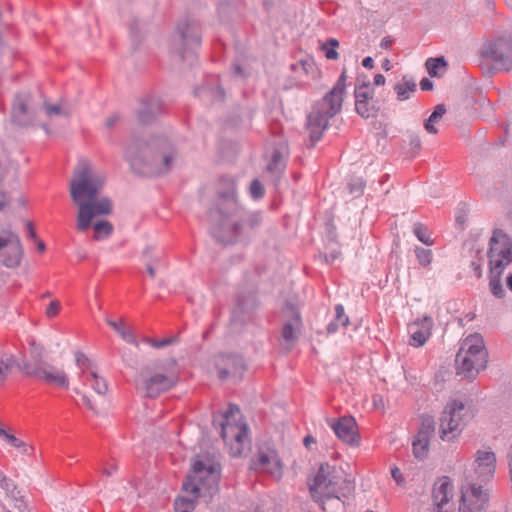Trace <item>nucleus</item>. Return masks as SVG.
<instances>
[{"label": "nucleus", "instance_id": "f257e3e1", "mask_svg": "<svg viewBox=\"0 0 512 512\" xmlns=\"http://www.w3.org/2000/svg\"><path fill=\"white\" fill-rule=\"evenodd\" d=\"M105 184V176L87 160L79 161L74 177L70 181L69 193L77 205L76 230L86 232L92 220L112 212V202L108 197H98Z\"/></svg>", "mask_w": 512, "mask_h": 512}, {"label": "nucleus", "instance_id": "f03ea898", "mask_svg": "<svg viewBox=\"0 0 512 512\" xmlns=\"http://www.w3.org/2000/svg\"><path fill=\"white\" fill-rule=\"evenodd\" d=\"M351 483L345 480L340 472L328 464L321 465L309 482L312 498L321 503L324 512H343V503L340 496L344 490H350Z\"/></svg>", "mask_w": 512, "mask_h": 512}, {"label": "nucleus", "instance_id": "7ed1b4c3", "mask_svg": "<svg viewBox=\"0 0 512 512\" xmlns=\"http://www.w3.org/2000/svg\"><path fill=\"white\" fill-rule=\"evenodd\" d=\"M178 381V367L174 359H165L146 365L138 373L136 388L148 397H157L171 389Z\"/></svg>", "mask_w": 512, "mask_h": 512}, {"label": "nucleus", "instance_id": "20e7f679", "mask_svg": "<svg viewBox=\"0 0 512 512\" xmlns=\"http://www.w3.org/2000/svg\"><path fill=\"white\" fill-rule=\"evenodd\" d=\"M346 79V71L344 70L332 90L309 114L307 129L309 130L313 142L321 138L324 130L327 128L328 120L341 110L346 88Z\"/></svg>", "mask_w": 512, "mask_h": 512}, {"label": "nucleus", "instance_id": "39448f33", "mask_svg": "<svg viewBox=\"0 0 512 512\" xmlns=\"http://www.w3.org/2000/svg\"><path fill=\"white\" fill-rule=\"evenodd\" d=\"M220 465L209 457H197L192 470L183 483V490L195 496L211 498L218 490Z\"/></svg>", "mask_w": 512, "mask_h": 512}, {"label": "nucleus", "instance_id": "423d86ee", "mask_svg": "<svg viewBox=\"0 0 512 512\" xmlns=\"http://www.w3.org/2000/svg\"><path fill=\"white\" fill-rule=\"evenodd\" d=\"M487 362L488 353L482 336L474 333L464 338L455 358L457 374L474 379L486 368Z\"/></svg>", "mask_w": 512, "mask_h": 512}, {"label": "nucleus", "instance_id": "0eeeda50", "mask_svg": "<svg viewBox=\"0 0 512 512\" xmlns=\"http://www.w3.org/2000/svg\"><path fill=\"white\" fill-rule=\"evenodd\" d=\"M221 424V436L229 448L232 456H239L248 445V427L243 421L240 410L236 406H230L224 415Z\"/></svg>", "mask_w": 512, "mask_h": 512}, {"label": "nucleus", "instance_id": "6e6552de", "mask_svg": "<svg viewBox=\"0 0 512 512\" xmlns=\"http://www.w3.org/2000/svg\"><path fill=\"white\" fill-rule=\"evenodd\" d=\"M471 416V410L464 402L460 400L449 401L440 418V439L445 442H452L457 439Z\"/></svg>", "mask_w": 512, "mask_h": 512}, {"label": "nucleus", "instance_id": "1a4fd4ad", "mask_svg": "<svg viewBox=\"0 0 512 512\" xmlns=\"http://www.w3.org/2000/svg\"><path fill=\"white\" fill-rule=\"evenodd\" d=\"M27 374L50 386L68 389L69 378L63 368L41 360L26 365Z\"/></svg>", "mask_w": 512, "mask_h": 512}, {"label": "nucleus", "instance_id": "9d476101", "mask_svg": "<svg viewBox=\"0 0 512 512\" xmlns=\"http://www.w3.org/2000/svg\"><path fill=\"white\" fill-rule=\"evenodd\" d=\"M489 494L488 490L475 483L461 487L458 512H488Z\"/></svg>", "mask_w": 512, "mask_h": 512}, {"label": "nucleus", "instance_id": "9b49d317", "mask_svg": "<svg viewBox=\"0 0 512 512\" xmlns=\"http://www.w3.org/2000/svg\"><path fill=\"white\" fill-rule=\"evenodd\" d=\"M512 262V240L501 230H495L490 239L489 264L495 270L505 269Z\"/></svg>", "mask_w": 512, "mask_h": 512}, {"label": "nucleus", "instance_id": "f8f14e48", "mask_svg": "<svg viewBox=\"0 0 512 512\" xmlns=\"http://www.w3.org/2000/svg\"><path fill=\"white\" fill-rule=\"evenodd\" d=\"M75 362L80 369V378L83 384L90 386L98 395H105L108 391V384L99 374L98 367L80 352L75 354Z\"/></svg>", "mask_w": 512, "mask_h": 512}, {"label": "nucleus", "instance_id": "ddd939ff", "mask_svg": "<svg viewBox=\"0 0 512 512\" xmlns=\"http://www.w3.org/2000/svg\"><path fill=\"white\" fill-rule=\"evenodd\" d=\"M23 256L19 237L8 230L0 233V263L8 268L17 267Z\"/></svg>", "mask_w": 512, "mask_h": 512}, {"label": "nucleus", "instance_id": "4468645a", "mask_svg": "<svg viewBox=\"0 0 512 512\" xmlns=\"http://www.w3.org/2000/svg\"><path fill=\"white\" fill-rule=\"evenodd\" d=\"M355 106L359 115L364 118H375L380 114L381 101L375 99L372 85H362L355 89Z\"/></svg>", "mask_w": 512, "mask_h": 512}, {"label": "nucleus", "instance_id": "2eb2a0df", "mask_svg": "<svg viewBox=\"0 0 512 512\" xmlns=\"http://www.w3.org/2000/svg\"><path fill=\"white\" fill-rule=\"evenodd\" d=\"M253 468L260 470L279 480L284 471V465L278 455V452L272 448L259 449Z\"/></svg>", "mask_w": 512, "mask_h": 512}, {"label": "nucleus", "instance_id": "dca6fc26", "mask_svg": "<svg viewBox=\"0 0 512 512\" xmlns=\"http://www.w3.org/2000/svg\"><path fill=\"white\" fill-rule=\"evenodd\" d=\"M496 467V456L492 450L485 448L475 453L473 463L475 480H479L480 482L490 481L496 472Z\"/></svg>", "mask_w": 512, "mask_h": 512}, {"label": "nucleus", "instance_id": "f3484780", "mask_svg": "<svg viewBox=\"0 0 512 512\" xmlns=\"http://www.w3.org/2000/svg\"><path fill=\"white\" fill-rule=\"evenodd\" d=\"M454 496L455 487L452 480L447 476L437 479L432 491V505L454 509Z\"/></svg>", "mask_w": 512, "mask_h": 512}, {"label": "nucleus", "instance_id": "a211bd4d", "mask_svg": "<svg viewBox=\"0 0 512 512\" xmlns=\"http://www.w3.org/2000/svg\"><path fill=\"white\" fill-rule=\"evenodd\" d=\"M434 432L435 427L433 421L431 419L425 420L412 442L413 453L416 458L424 459L427 457Z\"/></svg>", "mask_w": 512, "mask_h": 512}, {"label": "nucleus", "instance_id": "6ab92c4d", "mask_svg": "<svg viewBox=\"0 0 512 512\" xmlns=\"http://www.w3.org/2000/svg\"><path fill=\"white\" fill-rule=\"evenodd\" d=\"M330 427L339 439L347 444H356L359 441L357 423L353 417L344 416L338 420H332Z\"/></svg>", "mask_w": 512, "mask_h": 512}, {"label": "nucleus", "instance_id": "aec40b11", "mask_svg": "<svg viewBox=\"0 0 512 512\" xmlns=\"http://www.w3.org/2000/svg\"><path fill=\"white\" fill-rule=\"evenodd\" d=\"M432 327L433 320L428 316H424L409 324V344L413 347L423 346L431 336Z\"/></svg>", "mask_w": 512, "mask_h": 512}, {"label": "nucleus", "instance_id": "412c9836", "mask_svg": "<svg viewBox=\"0 0 512 512\" xmlns=\"http://www.w3.org/2000/svg\"><path fill=\"white\" fill-rule=\"evenodd\" d=\"M485 53L503 68L508 70L512 67V43L510 40H496L486 48Z\"/></svg>", "mask_w": 512, "mask_h": 512}, {"label": "nucleus", "instance_id": "4be33fe9", "mask_svg": "<svg viewBox=\"0 0 512 512\" xmlns=\"http://www.w3.org/2000/svg\"><path fill=\"white\" fill-rule=\"evenodd\" d=\"M219 377L225 379L230 374H236L243 368V361L238 356H219L216 359Z\"/></svg>", "mask_w": 512, "mask_h": 512}, {"label": "nucleus", "instance_id": "5701e85b", "mask_svg": "<svg viewBox=\"0 0 512 512\" xmlns=\"http://www.w3.org/2000/svg\"><path fill=\"white\" fill-rule=\"evenodd\" d=\"M169 144L163 139L154 140L148 145V150H155V158H160L162 166L157 168L159 172L167 171L170 167L172 154L168 153Z\"/></svg>", "mask_w": 512, "mask_h": 512}, {"label": "nucleus", "instance_id": "b1692460", "mask_svg": "<svg viewBox=\"0 0 512 512\" xmlns=\"http://www.w3.org/2000/svg\"><path fill=\"white\" fill-rule=\"evenodd\" d=\"M292 70L296 75L306 77L307 79H315L319 74L316 64L311 57L297 61L292 65Z\"/></svg>", "mask_w": 512, "mask_h": 512}, {"label": "nucleus", "instance_id": "393cba45", "mask_svg": "<svg viewBox=\"0 0 512 512\" xmlns=\"http://www.w3.org/2000/svg\"><path fill=\"white\" fill-rule=\"evenodd\" d=\"M393 89L397 99L405 101L415 92L416 84L411 78L404 77L399 83L394 85Z\"/></svg>", "mask_w": 512, "mask_h": 512}, {"label": "nucleus", "instance_id": "a878e982", "mask_svg": "<svg viewBox=\"0 0 512 512\" xmlns=\"http://www.w3.org/2000/svg\"><path fill=\"white\" fill-rule=\"evenodd\" d=\"M184 495L175 500L176 512H192L195 508V501L203 496H194L192 492L184 491Z\"/></svg>", "mask_w": 512, "mask_h": 512}, {"label": "nucleus", "instance_id": "bb28decb", "mask_svg": "<svg viewBox=\"0 0 512 512\" xmlns=\"http://www.w3.org/2000/svg\"><path fill=\"white\" fill-rule=\"evenodd\" d=\"M301 326V319L298 313L294 314L291 321L284 324L282 328V337L288 343H294L296 334Z\"/></svg>", "mask_w": 512, "mask_h": 512}, {"label": "nucleus", "instance_id": "cd10ccee", "mask_svg": "<svg viewBox=\"0 0 512 512\" xmlns=\"http://www.w3.org/2000/svg\"><path fill=\"white\" fill-rule=\"evenodd\" d=\"M425 66L431 77H440L446 72L447 62L444 57L429 58L426 60Z\"/></svg>", "mask_w": 512, "mask_h": 512}, {"label": "nucleus", "instance_id": "c85d7f7f", "mask_svg": "<svg viewBox=\"0 0 512 512\" xmlns=\"http://www.w3.org/2000/svg\"><path fill=\"white\" fill-rule=\"evenodd\" d=\"M446 112L445 106L443 104H439L435 107V110L432 112L430 117L424 124L425 130L430 134H437L438 130L436 128V124L443 118Z\"/></svg>", "mask_w": 512, "mask_h": 512}, {"label": "nucleus", "instance_id": "c756f323", "mask_svg": "<svg viewBox=\"0 0 512 512\" xmlns=\"http://www.w3.org/2000/svg\"><path fill=\"white\" fill-rule=\"evenodd\" d=\"M504 269H498L495 270L494 268H491L490 267V281H489V286H490V289H491V292L493 293V295H495L496 297H503L504 294H505V291L502 287V284H501V275L503 273Z\"/></svg>", "mask_w": 512, "mask_h": 512}, {"label": "nucleus", "instance_id": "7c9ffc66", "mask_svg": "<svg viewBox=\"0 0 512 512\" xmlns=\"http://www.w3.org/2000/svg\"><path fill=\"white\" fill-rule=\"evenodd\" d=\"M335 312L336 316L334 321L327 326L328 333H334L339 327L345 328L349 324V318L345 314L344 307L342 305H337Z\"/></svg>", "mask_w": 512, "mask_h": 512}, {"label": "nucleus", "instance_id": "2f4dec72", "mask_svg": "<svg viewBox=\"0 0 512 512\" xmlns=\"http://www.w3.org/2000/svg\"><path fill=\"white\" fill-rule=\"evenodd\" d=\"M106 323L114 329L123 340L129 343H136V338L131 330L127 329L124 325V321L122 319L118 321H113L110 319L106 320Z\"/></svg>", "mask_w": 512, "mask_h": 512}, {"label": "nucleus", "instance_id": "473e14b6", "mask_svg": "<svg viewBox=\"0 0 512 512\" xmlns=\"http://www.w3.org/2000/svg\"><path fill=\"white\" fill-rule=\"evenodd\" d=\"M29 94L17 95L13 104V116L21 117L28 113V106L30 102Z\"/></svg>", "mask_w": 512, "mask_h": 512}, {"label": "nucleus", "instance_id": "72a5a7b5", "mask_svg": "<svg viewBox=\"0 0 512 512\" xmlns=\"http://www.w3.org/2000/svg\"><path fill=\"white\" fill-rule=\"evenodd\" d=\"M0 435L15 449L22 454H28L32 447L25 443L23 440L15 437L12 434L7 433L5 430L0 428Z\"/></svg>", "mask_w": 512, "mask_h": 512}, {"label": "nucleus", "instance_id": "f704fd0d", "mask_svg": "<svg viewBox=\"0 0 512 512\" xmlns=\"http://www.w3.org/2000/svg\"><path fill=\"white\" fill-rule=\"evenodd\" d=\"M93 229L95 231L93 238L96 241L108 237L113 231L111 223L106 220L96 221L93 224Z\"/></svg>", "mask_w": 512, "mask_h": 512}, {"label": "nucleus", "instance_id": "c9c22d12", "mask_svg": "<svg viewBox=\"0 0 512 512\" xmlns=\"http://www.w3.org/2000/svg\"><path fill=\"white\" fill-rule=\"evenodd\" d=\"M45 113L48 117L63 116L68 117L71 114L70 108L66 104H45Z\"/></svg>", "mask_w": 512, "mask_h": 512}, {"label": "nucleus", "instance_id": "e433bc0d", "mask_svg": "<svg viewBox=\"0 0 512 512\" xmlns=\"http://www.w3.org/2000/svg\"><path fill=\"white\" fill-rule=\"evenodd\" d=\"M339 46V42L335 38L328 39L325 43H323L320 48L324 52L325 56L329 60H336L339 58V53L337 52V48Z\"/></svg>", "mask_w": 512, "mask_h": 512}, {"label": "nucleus", "instance_id": "4c0bfd02", "mask_svg": "<svg viewBox=\"0 0 512 512\" xmlns=\"http://www.w3.org/2000/svg\"><path fill=\"white\" fill-rule=\"evenodd\" d=\"M413 232L417 239L421 241L423 244L427 246H431L434 244L430 232L425 225L421 223H416L413 227Z\"/></svg>", "mask_w": 512, "mask_h": 512}, {"label": "nucleus", "instance_id": "58836bf2", "mask_svg": "<svg viewBox=\"0 0 512 512\" xmlns=\"http://www.w3.org/2000/svg\"><path fill=\"white\" fill-rule=\"evenodd\" d=\"M419 264L423 267H427L433 260V253L430 249L415 247L414 249Z\"/></svg>", "mask_w": 512, "mask_h": 512}, {"label": "nucleus", "instance_id": "ea45409f", "mask_svg": "<svg viewBox=\"0 0 512 512\" xmlns=\"http://www.w3.org/2000/svg\"><path fill=\"white\" fill-rule=\"evenodd\" d=\"M12 369V360L0 357V385L6 380Z\"/></svg>", "mask_w": 512, "mask_h": 512}, {"label": "nucleus", "instance_id": "a19ab883", "mask_svg": "<svg viewBox=\"0 0 512 512\" xmlns=\"http://www.w3.org/2000/svg\"><path fill=\"white\" fill-rule=\"evenodd\" d=\"M61 311V303L57 299H53L49 302L45 309L46 317L52 319L55 318Z\"/></svg>", "mask_w": 512, "mask_h": 512}, {"label": "nucleus", "instance_id": "79ce46f5", "mask_svg": "<svg viewBox=\"0 0 512 512\" xmlns=\"http://www.w3.org/2000/svg\"><path fill=\"white\" fill-rule=\"evenodd\" d=\"M264 187L259 180H253L250 186V193L253 198L258 199L264 196Z\"/></svg>", "mask_w": 512, "mask_h": 512}, {"label": "nucleus", "instance_id": "37998d69", "mask_svg": "<svg viewBox=\"0 0 512 512\" xmlns=\"http://www.w3.org/2000/svg\"><path fill=\"white\" fill-rule=\"evenodd\" d=\"M174 341H176L175 338H168L163 340H149L148 342L153 348L159 349L173 343Z\"/></svg>", "mask_w": 512, "mask_h": 512}, {"label": "nucleus", "instance_id": "c03bdc74", "mask_svg": "<svg viewBox=\"0 0 512 512\" xmlns=\"http://www.w3.org/2000/svg\"><path fill=\"white\" fill-rule=\"evenodd\" d=\"M283 168L282 161L278 158L277 155H274L272 162L267 166V170L269 171H277L280 172Z\"/></svg>", "mask_w": 512, "mask_h": 512}, {"label": "nucleus", "instance_id": "a18cd8bd", "mask_svg": "<svg viewBox=\"0 0 512 512\" xmlns=\"http://www.w3.org/2000/svg\"><path fill=\"white\" fill-rule=\"evenodd\" d=\"M391 474L393 479L396 481L398 485H403V476L401 471L398 468H393L391 470Z\"/></svg>", "mask_w": 512, "mask_h": 512}, {"label": "nucleus", "instance_id": "49530a36", "mask_svg": "<svg viewBox=\"0 0 512 512\" xmlns=\"http://www.w3.org/2000/svg\"><path fill=\"white\" fill-rule=\"evenodd\" d=\"M471 267L473 268L474 274L476 278L482 277V265L480 262L473 261L471 263Z\"/></svg>", "mask_w": 512, "mask_h": 512}, {"label": "nucleus", "instance_id": "de8ad7c7", "mask_svg": "<svg viewBox=\"0 0 512 512\" xmlns=\"http://www.w3.org/2000/svg\"><path fill=\"white\" fill-rule=\"evenodd\" d=\"M316 444V440L314 437H312L311 435H307L305 438H304V445L307 449L309 450H312L313 449V446Z\"/></svg>", "mask_w": 512, "mask_h": 512}, {"label": "nucleus", "instance_id": "09e8293b", "mask_svg": "<svg viewBox=\"0 0 512 512\" xmlns=\"http://www.w3.org/2000/svg\"><path fill=\"white\" fill-rule=\"evenodd\" d=\"M420 87L424 91L431 90L433 88V82L428 78H424L420 82Z\"/></svg>", "mask_w": 512, "mask_h": 512}, {"label": "nucleus", "instance_id": "8fccbe9b", "mask_svg": "<svg viewBox=\"0 0 512 512\" xmlns=\"http://www.w3.org/2000/svg\"><path fill=\"white\" fill-rule=\"evenodd\" d=\"M363 190V184L361 182H358L357 185L350 187V193L354 195H360Z\"/></svg>", "mask_w": 512, "mask_h": 512}, {"label": "nucleus", "instance_id": "3c124183", "mask_svg": "<svg viewBox=\"0 0 512 512\" xmlns=\"http://www.w3.org/2000/svg\"><path fill=\"white\" fill-rule=\"evenodd\" d=\"M428 512H454V509H450L448 507H438V506L432 505L431 509Z\"/></svg>", "mask_w": 512, "mask_h": 512}, {"label": "nucleus", "instance_id": "603ef678", "mask_svg": "<svg viewBox=\"0 0 512 512\" xmlns=\"http://www.w3.org/2000/svg\"><path fill=\"white\" fill-rule=\"evenodd\" d=\"M362 65L367 69H372L374 67V60L372 57H366L362 61Z\"/></svg>", "mask_w": 512, "mask_h": 512}, {"label": "nucleus", "instance_id": "864d4df0", "mask_svg": "<svg viewBox=\"0 0 512 512\" xmlns=\"http://www.w3.org/2000/svg\"><path fill=\"white\" fill-rule=\"evenodd\" d=\"M26 228H27L29 237L35 238L36 237V232H35L33 224L31 222H27L26 223Z\"/></svg>", "mask_w": 512, "mask_h": 512}, {"label": "nucleus", "instance_id": "5fc2aeb1", "mask_svg": "<svg viewBox=\"0 0 512 512\" xmlns=\"http://www.w3.org/2000/svg\"><path fill=\"white\" fill-rule=\"evenodd\" d=\"M82 400H83L84 405H85L88 409L95 410V407H94V405L92 404L91 400L88 398V396H86L85 394H83V396H82Z\"/></svg>", "mask_w": 512, "mask_h": 512}, {"label": "nucleus", "instance_id": "6e6d98bb", "mask_svg": "<svg viewBox=\"0 0 512 512\" xmlns=\"http://www.w3.org/2000/svg\"><path fill=\"white\" fill-rule=\"evenodd\" d=\"M384 83V78L381 74H377L374 78V83L371 84L374 88L380 84Z\"/></svg>", "mask_w": 512, "mask_h": 512}, {"label": "nucleus", "instance_id": "4d7b16f0", "mask_svg": "<svg viewBox=\"0 0 512 512\" xmlns=\"http://www.w3.org/2000/svg\"><path fill=\"white\" fill-rule=\"evenodd\" d=\"M117 466L112 464L109 468H104L103 473L106 475H111L114 471H116Z\"/></svg>", "mask_w": 512, "mask_h": 512}, {"label": "nucleus", "instance_id": "13d9d810", "mask_svg": "<svg viewBox=\"0 0 512 512\" xmlns=\"http://www.w3.org/2000/svg\"><path fill=\"white\" fill-rule=\"evenodd\" d=\"M41 351H42L41 347L33 346V348H32V353L35 356H39Z\"/></svg>", "mask_w": 512, "mask_h": 512}, {"label": "nucleus", "instance_id": "bf43d9fd", "mask_svg": "<svg viewBox=\"0 0 512 512\" xmlns=\"http://www.w3.org/2000/svg\"><path fill=\"white\" fill-rule=\"evenodd\" d=\"M37 248H38V250H39L40 252H44V250H45V244H44V242H43V241H40V240H39V241H37Z\"/></svg>", "mask_w": 512, "mask_h": 512}, {"label": "nucleus", "instance_id": "052dcab7", "mask_svg": "<svg viewBox=\"0 0 512 512\" xmlns=\"http://www.w3.org/2000/svg\"><path fill=\"white\" fill-rule=\"evenodd\" d=\"M234 194H235V184L233 181L230 182V195L232 198L234 197Z\"/></svg>", "mask_w": 512, "mask_h": 512}, {"label": "nucleus", "instance_id": "680f3d73", "mask_svg": "<svg viewBox=\"0 0 512 512\" xmlns=\"http://www.w3.org/2000/svg\"><path fill=\"white\" fill-rule=\"evenodd\" d=\"M507 286L512 291V274H510L507 278Z\"/></svg>", "mask_w": 512, "mask_h": 512}, {"label": "nucleus", "instance_id": "e2e57ef3", "mask_svg": "<svg viewBox=\"0 0 512 512\" xmlns=\"http://www.w3.org/2000/svg\"><path fill=\"white\" fill-rule=\"evenodd\" d=\"M147 271H148V273H149V275H150L151 277H154V276H155V271H154V269L151 267V265H148V266H147Z\"/></svg>", "mask_w": 512, "mask_h": 512}, {"label": "nucleus", "instance_id": "0e129e2a", "mask_svg": "<svg viewBox=\"0 0 512 512\" xmlns=\"http://www.w3.org/2000/svg\"><path fill=\"white\" fill-rule=\"evenodd\" d=\"M1 485L2 487H8V482L5 478L2 480Z\"/></svg>", "mask_w": 512, "mask_h": 512}, {"label": "nucleus", "instance_id": "69168bd1", "mask_svg": "<svg viewBox=\"0 0 512 512\" xmlns=\"http://www.w3.org/2000/svg\"><path fill=\"white\" fill-rule=\"evenodd\" d=\"M4 174V169L3 167L0 165V178L3 176Z\"/></svg>", "mask_w": 512, "mask_h": 512}, {"label": "nucleus", "instance_id": "338daca9", "mask_svg": "<svg viewBox=\"0 0 512 512\" xmlns=\"http://www.w3.org/2000/svg\"><path fill=\"white\" fill-rule=\"evenodd\" d=\"M4 207V203L0 202V209Z\"/></svg>", "mask_w": 512, "mask_h": 512}, {"label": "nucleus", "instance_id": "774afa93", "mask_svg": "<svg viewBox=\"0 0 512 512\" xmlns=\"http://www.w3.org/2000/svg\"><path fill=\"white\" fill-rule=\"evenodd\" d=\"M108 125L111 126L112 125V120H109L108 121Z\"/></svg>", "mask_w": 512, "mask_h": 512}]
</instances>
